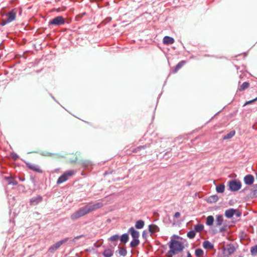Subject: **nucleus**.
Wrapping results in <instances>:
<instances>
[{"mask_svg": "<svg viewBox=\"0 0 257 257\" xmlns=\"http://www.w3.org/2000/svg\"><path fill=\"white\" fill-rule=\"evenodd\" d=\"M244 181L246 184L250 185L253 183L254 178L251 175H247L244 178Z\"/></svg>", "mask_w": 257, "mask_h": 257, "instance_id": "nucleus-9", "label": "nucleus"}, {"mask_svg": "<svg viewBox=\"0 0 257 257\" xmlns=\"http://www.w3.org/2000/svg\"><path fill=\"white\" fill-rule=\"evenodd\" d=\"M128 235L126 234H123L120 238V240L121 242H126L128 240Z\"/></svg>", "mask_w": 257, "mask_h": 257, "instance_id": "nucleus-26", "label": "nucleus"}, {"mask_svg": "<svg viewBox=\"0 0 257 257\" xmlns=\"http://www.w3.org/2000/svg\"><path fill=\"white\" fill-rule=\"evenodd\" d=\"M218 200V197L217 195H212L207 198L206 201L208 203H213L217 202Z\"/></svg>", "mask_w": 257, "mask_h": 257, "instance_id": "nucleus-12", "label": "nucleus"}, {"mask_svg": "<svg viewBox=\"0 0 257 257\" xmlns=\"http://www.w3.org/2000/svg\"><path fill=\"white\" fill-rule=\"evenodd\" d=\"M225 190V186L223 184H220L218 185L216 187V191L217 193H222Z\"/></svg>", "mask_w": 257, "mask_h": 257, "instance_id": "nucleus-15", "label": "nucleus"}, {"mask_svg": "<svg viewBox=\"0 0 257 257\" xmlns=\"http://www.w3.org/2000/svg\"><path fill=\"white\" fill-rule=\"evenodd\" d=\"M234 251V248L231 245H227L224 249V255H228L232 253Z\"/></svg>", "mask_w": 257, "mask_h": 257, "instance_id": "nucleus-8", "label": "nucleus"}, {"mask_svg": "<svg viewBox=\"0 0 257 257\" xmlns=\"http://www.w3.org/2000/svg\"><path fill=\"white\" fill-rule=\"evenodd\" d=\"M204 228V226L202 224H198L195 226V229L196 231L199 232L202 231Z\"/></svg>", "mask_w": 257, "mask_h": 257, "instance_id": "nucleus-25", "label": "nucleus"}, {"mask_svg": "<svg viewBox=\"0 0 257 257\" xmlns=\"http://www.w3.org/2000/svg\"><path fill=\"white\" fill-rule=\"evenodd\" d=\"M235 135V132L234 131L231 132L227 134L225 136H224L223 139L227 140L229 139L232 138Z\"/></svg>", "mask_w": 257, "mask_h": 257, "instance_id": "nucleus-21", "label": "nucleus"}, {"mask_svg": "<svg viewBox=\"0 0 257 257\" xmlns=\"http://www.w3.org/2000/svg\"><path fill=\"white\" fill-rule=\"evenodd\" d=\"M118 238H119L118 235H113L111 237H110L109 239H110V240H111V241H116V240H118Z\"/></svg>", "mask_w": 257, "mask_h": 257, "instance_id": "nucleus-31", "label": "nucleus"}, {"mask_svg": "<svg viewBox=\"0 0 257 257\" xmlns=\"http://www.w3.org/2000/svg\"><path fill=\"white\" fill-rule=\"evenodd\" d=\"M139 243V240L138 238H133V240L131 242V245L132 247H135L137 246Z\"/></svg>", "mask_w": 257, "mask_h": 257, "instance_id": "nucleus-22", "label": "nucleus"}, {"mask_svg": "<svg viewBox=\"0 0 257 257\" xmlns=\"http://www.w3.org/2000/svg\"><path fill=\"white\" fill-rule=\"evenodd\" d=\"M119 253L121 255L124 256L126 253V251L124 248H121L119 250Z\"/></svg>", "mask_w": 257, "mask_h": 257, "instance_id": "nucleus-30", "label": "nucleus"}, {"mask_svg": "<svg viewBox=\"0 0 257 257\" xmlns=\"http://www.w3.org/2000/svg\"><path fill=\"white\" fill-rule=\"evenodd\" d=\"M72 174L73 173L71 171L65 173L64 175L59 177L57 181L58 183H62L64 182L68 179V176H71L72 175Z\"/></svg>", "mask_w": 257, "mask_h": 257, "instance_id": "nucleus-7", "label": "nucleus"}, {"mask_svg": "<svg viewBox=\"0 0 257 257\" xmlns=\"http://www.w3.org/2000/svg\"><path fill=\"white\" fill-rule=\"evenodd\" d=\"M144 224V222L143 220H140L137 221L135 226L138 229H141L143 228Z\"/></svg>", "mask_w": 257, "mask_h": 257, "instance_id": "nucleus-19", "label": "nucleus"}, {"mask_svg": "<svg viewBox=\"0 0 257 257\" xmlns=\"http://www.w3.org/2000/svg\"><path fill=\"white\" fill-rule=\"evenodd\" d=\"M149 230L151 232L154 233L157 231L158 227L155 225H151L149 226Z\"/></svg>", "mask_w": 257, "mask_h": 257, "instance_id": "nucleus-24", "label": "nucleus"}, {"mask_svg": "<svg viewBox=\"0 0 257 257\" xmlns=\"http://www.w3.org/2000/svg\"><path fill=\"white\" fill-rule=\"evenodd\" d=\"M187 257H191V256L190 254H189L188 255V256H187Z\"/></svg>", "mask_w": 257, "mask_h": 257, "instance_id": "nucleus-35", "label": "nucleus"}, {"mask_svg": "<svg viewBox=\"0 0 257 257\" xmlns=\"http://www.w3.org/2000/svg\"><path fill=\"white\" fill-rule=\"evenodd\" d=\"M129 232L131 233L133 238H138L139 237V232L132 227L129 229Z\"/></svg>", "mask_w": 257, "mask_h": 257, "instance_id": "nucleus-11", "label": "nucleus"}, {"mask_svg": "<svg viewBox=\"0 0 257 257\" xmlns=\"http://www.w3.org/2000/svg\"><path fill=\"white\" fill-rule=\"evenodd\" d=\"M182 63H181L179 64L177 66V67H176V71L177 69H178L179 68H180L181 67V66H182Z\"/></svg>", "mask_w": 257, "mask_h": 257, "instance_id": "nucleus-33", "label": "nucleus"}, {"mask_svg": "<svg viewBox=\"0 0 257 257\" xmlns=\"http://www.w3.org/2000/svg\"><path fill=\"white\" fill-rule=\"evenodd\" d=\"M223 217L221 215H217L216 218V223L217 226H220L223 222Z\"/></svg>", "mask_w": 257, "mask_h": 257, "instance_id": "nucleus-16", "label": "nucleus"}, {"mask_svg": "<svg viewBox=\"0 0 257 257\" xmlns=\"http://www.w3.org/2000/svg\"><path fill=\"white\" fill-rule=\"evenodd\" d=\"M183 240L182 238L177 237L176 239L172 240L170 244V250L168 252V256L172 257V256L176 253H178L184 248L183 246Z\"/></svg>", "mask_w": 257, "mask_h": 257, "instance_id": "nucleus-2", "label": "nucleus"}, {"mask_svg": "<svg viewBox=\"0 0 257 257\" xmlns=\"http://www.w3.org/2000/svg\"><path fill=\"white\" fill-rule=\"evenodd\" d=\"M113 251L110 249H106L103 252V255L105 257H111Z\"/></svg>", "mask_w": 257, "mask_h": 257, "instance_id": "nucleus-18", "label": "nucleus"}, {"mask_svg": "<svg viewBox=\"0 0 257 257\" xmlns=\"http://www.w3.org/2000/svg\"><path fill=\"white\" fill-rule=\"evenodd\" d=\"M174 40L173 38L168 36H166L163 39V42L166 45L172 44L174 43Z\"/></svg>", "mask_w": 257, "mask_h": 257, "instance_id": "nucleus-13", "label": "nucleus"}, {"mask_svg": "<svg viewBox=\"0 0 257 257\" xmlns=\"http://www.w3.org/2000/svg\"><path fill=\"white\" fill-rule=\"evenodd\" d=\"M249 86V84L247 82H244L239 88L240 90H244Z\"/></svg>", "mask_w": 257, "mask_h": 257, "instance_id": "nucleus-28", "label": "nucleus"}, {"mask_svg": "<svg viewBox=\"0 0 257 257\" xmlns=\"http://www.w3.org/2000/svg\"><path fill=\"white\" fill-rule=\"evenodd\" d=\"M257 100V98H256L255 99H253V100H250V101H247L245 102V103L244 104V105H246L247 104H248L252 102H254L255 100Z\"/></svg>", "mask_w": 257, "mask_h": 257, "instance_id": "nucleus-32", "label": "nucleus"}, {"mask_svg": "<svg viewBox=\"0 0 257 257\" xmlns=\"http://www.w3.org/2000/svg\"><path fill=\"white\" fill-rule=\"evenodd\" d=\"M214 222V218L212 216H209L207 217L206 219V224L210 226L213 224V223Z\"/></svg>", "mask_w": 257, "mask_h": 257, "instance_id": "nucleus-20", "label": "nucleus"}, {"mask_svg": "<svg viewBox=\"0 0 257 257\" xmlns=\"http://www.w3.org/2000/svg\"><path fill=\"white\" fill-rule=\"evenodd\" d=\"M103 204L100 202L88 204L81 207L77 211L73 213L71 215V218L72 220H76L93 211L101 208Z\"/></svg>", "mask_w": 257, "mask_h": 257, "instance_id": "nucleus-1", "label": "nucleus"}, {"mask_svg": "<svg viewBox=\"0 0 257 257\" xmlns=\"http://www.w3.org/2000/svg\"><path fill=\"white\" fill-rule=\"evenodd\" d=\"M181 214L177 212H176L173 216V224H177L180 223V221H179V219L180 218Z\"/></svg>", "mask_w": 257, "mask_h": 257, "instance_id": "nucleus-14", "label": "nucleus"}, {"mask_svg": "<svg viewBox=\"0 0 257 257\" xmlns=\"http://www.w3.org/2000/svg\"><path fill=\"white\" fill-rule=\"evenodd\" d=\"M204 254V252L202 249L198 248L195 250V254L197 257H201Z\"/></svg>", "mask_w": 257, "mask_h": 257, "instance_id": "nucleus-23", "label": "nucleus"}, {"mask_svg": "<svg viewBox=\"0 0 257 257\" xmlns=\"http://www.w3.org/2000/svg\"><path fill=\"white\" fill-rule=\"evenodd\" d=\"M241 183L236 181H231L229 184L230 189L233 191L239 190L241 188Z\"/></svg>", "mask_w": 257, "mask_h": 257, "instance_id": "nucleus-4", "label": "nucleus"}, {"mask_svg": "<svg viewBox=\"0 0 257 257\" xmlns=\"http://www.w3.org/2000/svg\"><path fill=\"white\" fill-rule=\"evenodd\" d=\"M203 246L206 249H210L213 247V245L208 241H205L203 243Z\"/></svg>", "mask_w": 257, "mask_h": 257, "instance_id": "nucleus-17", "label": "nucleus"}, {"mask_svg": "<svg viewBox=\"0 0 257 257\" xmlns=\"http://www.w3.org/2000/svg\"><path fill=\"white\" fill-rule=\"evenodd\" d=\"M250 251L252 255L257 254V245L252 246L250 249Z\"/></svg>", "mask_w": 257, "mask_h": 257, "instance_id": "nucleus-27", "label": "nucleus"}, {"mask_svg": "<svg viewBox=\"0 0 257 257\" xmlns=\"http://www.w3.org/2000/svg\"><path fill=\"white\" fill-rule=\"evenodd\" d=\"M195 235V233L194 231H190L187 233V236L190 238H193Z\"/></svg>", "mask_w": 257, "mask_h": 257, "instance_id": "nucleus-29", "label": "nucleus"}, {"mask_svg": "<svg viewBox=\"0 0 257 257\" xmlns=\"http://www.w3.org/2000/svg\"><path fill=\"white\" fill-rule=\"evenodd\" d=\"M234 214H236L237 216H239L240 215V214L237 212V211L234 209H228L226 210L225 212V215L227 218H230Z\"/></svg>", "mask_w": 257, "mask_h": 257, "instance_id": "nucleus-6", "label": "nucleus"}, {"mask_svg": "<svg viewBox=\"0 0 257 257\" xmlns=\"http://www.w3.org/2000/svg\"><path fill=\"white\" fill-rule=\"evenodd\" d=\"M16 12L14 10L7 14L6 16L7 17V18L3 20L2 25H5L6 24L14 21L16 18Z\"/></svg>", "mask_w": 257, "mask_h": 257, "instance_id": "nucleus-3", "label": "nucleus"}, {"mask_svg": "<svg viewBox=\"0 0 257 257\" xmlns=\"http://www.w3.org/2000/svg\"><path fill=\"white\" fill-rule=\"evenodd\" d=\"M64 22V19L61 16H59L53 19L49 23L55 25H61L63 24Z\"/></svg>", "mask_w": 257, "mask_h": 257, "instance_id": "nucleus-5", "label": "nucleus"}, {"mask_svg": "<svg viewBox=\"0 0 257 257\" xmlns=\"http://www.w3.org/2000/svg\"><path fill=\"white\" fill-rule=\"evenodd\" d=\"M37 199L38 200V202H39L41 200V198L39 197L37 198Z\"/></svg>", "mask_w": 257, "mask_h": 257, "instance_id": "nucleus-34", "label": "nucleus"}, {"mask_svg": "<svg viewBox=\"0 0 257 257\" xmlns=\"http://www.w3.org/2000/svg\"><path fill=\"white\" fill-rule=\"evenodd\" d=\"M63 240L59 241L55 244H54L53 245H52L50 248V250L51 251H54L57 249H58L63 243Z\"/></svg>", "mask_w": 257, "mask_h": 257, "instance_id": "nucleus-10", "label": "nucleus"}]
</instances>
